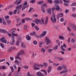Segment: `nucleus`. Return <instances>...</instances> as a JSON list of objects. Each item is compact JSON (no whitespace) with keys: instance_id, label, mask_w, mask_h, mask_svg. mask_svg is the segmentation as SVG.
<instances>
[{"instance_id":"obj_1","label":"nucleus","mask_w":76,"mask_h":76,"mask_svg":"<svg viewBox=\"0 0 76 76\" xmlns=\"http://www.w3.org/2000/svg\"><path fill=\"white\" fill-rule=\"evenodd\" d=\"M56 17L55 15H53V17H51V20L52 23H54L56 22Z\"/></svg>"},{"instance_id":"obj_2","label":"nucleus","mask_w":76,"mask_h":76,"mask_svg":"<svg viewBox=\"0 0 76 76\" xmlns=\"http://www.w3.org/2000/svg\"><path fill=\"white\" fill-rule=\"evenodd\" d=\"M12 42H10V43L11 44V45H13L15 44V37L13 35L12 37Z\"/></svg>"},{"instance_id":"obj_3","label":"nucleus","mask_w":76,"mask_h":76,"mask_svg":"<svg viewBox=\"0 0 76 76\" xmlns=\"http://www.w3.org/2000/svg\"><path fill=\"white\" fill-rule=\"evenodd\" d=\"M45 39L46 41V43L47 45H49V44L51 43V41L50 40L49 38L48 37H46Z\"/></svg>"},{"instance_id":"obj_4","label":"nucleus","mask_w":76,"mask_h":76,"mask_svg":"<svg viewBox=\"0 0 76 76\" xmlns=\"http://www.w3.org/2000/svg\"><path fill=\"white\" fill-rule=\"evenodd\" d=\"M0 41L1 42H4L5 44L7 42V40H6V39H5V38H4V37H3L1 39H0Z\"/></svg>"},{"instance_id":"obj_5","label":"nucleus","mask_w":76,"mask_h":76,"mask_svg":"<svg viewBox=\"0 0 76 76\" xmlns=\"http://www.w3.org/2000/svg\"><path fill=\"white\" fill-rule=\"evenodd\" d=\"M22 7V4H20L18 6L15 7L16 9L18 10V11H20V9H21V7Z\"/></svg>"},{"instance_id":"obj_6","label":"nucleus","mask_w":76,"mask_h":76,"mask_svg":"<svg viewBox=\"0 0 76 76\" xmlns=\"http://www.w3.org/2000/svg\"><path fill=\"white\" fill-rule=\"evenodd\" d=\"M55 7H56V10L57 11H58L59 10L60 12H61L62 11V9L60 8V7L58 6V5H55Z\"/></svg>"},{"instance_id":"obj_7","label":"nucleus","mask_w":76,"mask_h":76,"mask_svg":"<svg viewBox=\"0 0 76 76\" xmlns=\"http://www.w3.org/2000/svg\"><path fill=\"white\" fill-rule=\"evenodd\" d=\"M0 32L1 33H3L5 34V33H7V31L4 29H0Z\"/></svg>"},{"instance_id":"obj_8","label":"nucleus","mask_w":76,"mask_h":76,"mask_svg":"<svg viewBox=\"0 0 76 76\" xmlns=\"http://www.w3.org/2000/svg\"><path fill=\"white\" fill-rule=\"evenodd\" d=\"M29 6V4H28L27 6H25L23 5V7H22L21 10L22 11H23L25 10L26 8H27Z\"/></svg>"},{"instance_id":"obj_9","label":"nucleus","mask_w":76,"mask_h":76,"mask_svg":"<svg viewBox=\"0 0 76 76\" xmlns=\"http://www.w3.org/2000/svg\"><path fill=\"white\" fill-rule=\"evenodd\" d=\"M26 39L27 40H28V41H30V40H31V36H29V35H26Z\"/></svg>"},{"instance_id":"obj_10","label":"nucleus","mask_w":76,"mask_h":76,"mask_svg":"<svg viewBox=\"0 0 76 76\" xmlns=\"http://www.w3.org/2000/svg\"><path fill=\"white\" fill-rule=\"evenodd\" d=\"M51 69H52V67H51V66H49L48 69L47 70L48 73H50L51 71Z\"/></svg>"},{"instance_id":"obj_11","label":"nucleus","mask_w":76,"mask_h":76,"mask_svg":"<svg viewBox=\"0 0 76 76\" xmlns=\"http://www.w3.org/2000/svg\"><path fill=\"white\" fill-rule=\"evenodd\" d=\"M24 54V51L21 50L20 52L18 53L17 54V56H19L20 55H21V54Z\"/></svg>"},{"instance_id":"obj_12","label":"nucleus","mask_w":76,"mask_h":76,"mask_svg":"<svg viewBox=\"0 0 76 76\" xmlns=\"http://www.w3.org/2000/svg\"><path fill=\"white\" fill-rule=\"evenodd\" d=\"M21 46L22 48H25L26 47V46L23 43H22L21 45Z\"/></svg>"},{"instance_id":"obj_13","label":"nucleus","mask_w":76,"mask_h":76,"mask_svg":"<svg viewBox=\"0 0 76 76\" xmlns=\"http://www.w3.org/2000/svg\"><path fill=\"white\" fill-rule=\"evenodd\" d=\"M72 27V29H74V31H76V27L75 25L72 24H71Z\"/></svg>"},{"instance_id":"obj_14","label":"nucleus","mask_w":76,"mask_h":76,"mask_svg":"<svg viewBox=\"0 0 76 76\" xmlns=\"http://www.w3.org/2000/svg\"><path fill=\"white\" fill-rule=\"evenodd\" d=\"M47 11L48 13L49 14V15H51V9L50 8H48L47 9Z\"/></svg>"},{"instance_id":"obj_15","label":"nucleus","mask_w":76,"mask_h":76,"mask_svg":"<svg viewBox=\"0 0 76 76\" xmlns=\"http://www.w3.org/2000/svg\"><path fill=\"white\" fill-rule=\"evenodd\" d=\"M56 42L58 44V46H59V47H60V42H59V40H57L56 41Z\"/></svg>"},{"instance_id":"obj_16","label":"nucleus","mask_w":76,"mask_h":76,"mask_svg":"<svg viewBox=\"0 0 76 76\" xmlns=\"http://www.w3.org/2000/svg\"><path fill=\"white\" fill-rule=\"evenodd\" d=\"M39 20L38 19H37L35 20V22L36 23V24H37V25L39 24Z\"/></svg>"},{"instance_id":"obj_17","label":"nucleus","mask_w":76,"mask_h":76,"mask_svg":"<svg viewBox=\"0 0 76 76\" xmlns=\"http://www.w3.org/2000/svg\"><path fill=\"white\" fill-rule=\"evenodd\" d=\"M11 34L14 37H18V35L17 34H15L13 32H12Z\"/></svg>"},{"instance_id":"obj_18","label":"nucleus","mask_w":76,"mask_h":76,"mask_svg":"<svg viewBox=\"0 0 76 76\" xmlns=\"http://www.w3.org/2000/svg\"><path fill=\"white\" fill-rule=\"evenodd\" d=\"M56 8H57V7H53L52 8H50L51 11H52V12H54V10H55V9L56 10Z\"/></svg>"},{"instance_id":"obj_19","label":"nucleus","mask_w":76,"mask_h":76,"mask_svg":"<svg viewBox=\"0 0 76 76\" xmlns=\"http://www.w3.org/2000/svg\"><path fill=\"white\" fill-rule=\"evenodd\" d=\"M62 69H63V67H62L59 66L58 67L57 70L59 71L60 70H62Z\"/></svg>"},{"instance_id":"obj_20","label":"nucleus","mask_w":76,"mask_h":76,"mask_svg":"<svg viewBox=\"0 0 76 76\" xmlns=\"http://www.w3.org/2000/svg\"><path fill=\"white\" fill-rule=\"evenodd\" d=\"M54 3H55V4H58V3H59V1L58 0H56L54 1Z\"/></svg>"},{"instance_id":"obj_21","label":"nucleus","mask_w":76,"mask_h":76,"mask_svg":"<svg viewBox=\"0 0 76 76\" xmlns=\"http://www.w3.org/2000/svg\"><path fill=\"white\" fill-rule=\"evenodd\" d=\"M44 20H45L44 19V18H43V17H42L41 18V21L42 22L43 24H44L45 23H44Z\"/></svg>"},{"instance_id":"obj_22","label":"nucleus","mask_w":76,"mask_h":76,"mask_svg":"<svg viewBox=\"0 0 76 76\" xmlns=\"http://www.w3.org/2000/svg\"><path fill=\"white\" fill-rule=\"evenodd\" d=\"M42 74V73H41V72H37V76H41V75Z\"/></svg>"},{"instance_id":"obj_23","label":"nucleus","mask_w":76,"mask_h":76,"mask_svg":"<svg viewBox=\"0 0 76 76\" xmlns=\"http://www.w3.org/2000/svg\"><path fill=\"white\" fill-rule=\"evenodd\" d=\"M59 38L60 39H63V40H64V37L63 36H59Z\"/></svg>"},{"instance_id":"obj_24","label":"nucleus","mask_w":76,"mask_h":76,"mask_svg":"<svg viewBox=\"0 0 76 76\" xmlns=\"http://www.w3.org/2000/svg\"><path fill=\"white\" fill-rule=\"evenodd\" d=\"M61 48L62 50V51H66V50L63 48V46L61 45Z\"/></svg>"},{"instance_id":"obj_25","label":"nucleus","mask_w":76,"mask_h":76,"mask_svg":"<svg viewBox=\"0 0 76 76\" xmlns=\"http://www.w3.org/2000/svg\"><path fill=\"white\" fill-rule=\"evenodd\" d=\"M57 60H58V61H61V60H63V58H61L60 57H58L57 58Z\"/></svg>"},{"instance_id":"obj_26","label":"nucleus","mask_w":76,"mask_h":76,"mask_svg":"<svg viewBox=\"0 0 76 76\" xmlns=\"http://www.w3.org/2000/svg\"><path fill=\"white\" fill-rule=\"evenodd\" d=\"M19 59L20 60H22V58L19 57V56H16L15 59Z\"/></svg>"},{"instance_id":"obj_27","label":"nucleus","mask_w":76,"mask_h":76,"mask_svg":"<svg viewBox=\"0 0 76 76\" xmlns=\"http://www.w3.org/2000/svg\"><path fill=\"white\" fill-rule=\"evenodd\" d=\"M34 28H35V29H36L37 31H38V30H39V28H38V26H34Z\"/></svg>"},{"instance_id":"obj_28","label":"nucleus","mask_w":76,"mask_h":76,"mask_svg":"<svg viewBox=\"0 0 76 76\" xmlns=\"http://www.w3.org/2000/svg\"><path fill=\"white\" fill-rule=\"evenodd\" d=\"M37 3L38 4H42V3H44V1H41L39 2H38Z\"/></svg>"},{"instance_id":"obj_29","label":"nucleus","mask_w":76,"mask_h":76,"mask_svg":"<svg viewBox=\"0 0 76 76\" xmlns=\"http://www.w3.org/2000/svg\"><path fill=\"white\" fill-rule=\"evenodd\" d=\"M46 34H47V32H46V31H44L42 33V34L44 36H45V35Z\"/></svg>"},{"instance_id":"obj_30","label":"nucleus","mask_w":76,"mask_h":76,"mask_svg":"<svg viewBox=\"0 0 76 76\" xmlns=\"http://www.w3.org/2000/svg\"><path fill=\"white\" fill-rule=\"evenodd\" d=\"M58 48V46H56L55 47L53 48V50H57V49Z\"/></svg>"},{"instance_id":"obj_31","label":"nucleus","mask_w":76,"mask_h":76,"mask_svg":"<svg viewBox=\"0 0 76 76\" xmlns=\"http://www.w3.org/2000/svg\"><path fill=\"white\" fill-rule=\"evenodd\" d=\"M53 65L54 66H58L59 65V64L57 63V64H56V63H53Z\"/></svg>"},{"instance_id":"obj_32","label":"nucleus","mask_w":76,"mask_h":76,"mask_svg":"<svg viewBox=\"0 0 76 76\" xmlns=\"http://www.w3.org/2000/svg\"><path fill=\"white\" fill-rule=\"evenodd\" d=\"M10 67L11 69L12 72H14V69L13 66H11Z\"/></svg>"},{"instance_id":"obj_33","label":"nucleus","mask_w":76,"mask_h":76,"mask_svg":"<svg viewBox=\"0 0 76 76\" xmlns=\"http://www.w3.org/2000/svg\"><path fill=\"white\" fill-rule=\"evenodd\" d=\"M34 69L35 70H39L40 69V68L38 67H37V66H35V67H34Z\"/></svg>"},{"instance_id":"obj_34","label":"nucleus","mask_w":76,"mask_h":76,"mask_svg":"<svg viewBox=\"0 0 76 76\" xmlns=\"http://www.w3.org/2000/svg\"><path fill=\"white\" fill-rule=\"evenodd\" d=\"M0 45L2 48H4V46L3 44L2 43H0Z\"/></svg>"},{"instance_id":"obj_35","label":"nucleus","mask_w":76,"mask_h":76,"mask_svg":"<svg viewBox=\"0 0 76 76\" xmlns=\"http://www.w3.org/2000/svg\"><path fill=\"white\" fill-rule=\"evenodd\" d=\"M71 6H76V2H74L71 5Z\"/></svg>"},{"instance_id":"obj_36","label":"nucleus","mask_w":76,"mask_h":76,"mask_svg":"<svg viewBox=\"0 0 76 76\" xmlns=\"http://www.w3.org/2000/svg\"><path fill=\"white\" fill-rule=\"evenodd\" d=\"M65 70L63 71L64 73H67V72H68V70H67V69H65Z\"/></svg>"},{"instance_id":"obj_37","label":"nucleus","mask_w":76,"mask_h":76,"mask_svg":"<svg viewBox=\"0 0 76 76\" xmlns=\"http://www.w3.org/2000/svg\"><path fill=\"white\" fill-rule=\"evenodd\" d=\"M64 69H67V67H66V66L64 65H62Z\"/></svg>"},{"instance_id":"obj_38","label":"nucleus","mask_w":76,"mask_h":76,"mask_svg":"<svg viewBox=\"0 0 76 76\" xmlns=\"http://www.w3.org/2000/svg\"><path fill=\"white\" fill-rule=\"evenodd\" d=\"M64 4L66 6H69V5L68 4V3H67V2H65L64 3Z\"/></svg>"},{"instance_id":"obj_39","label":"nucleus","mask_w":76,"mask_h":76,"mask_svg":"<svg viewBox=\"0 0 76 76\" xmlns=\"http://www.w3.org/2000/svg\"><path fill=\"white\" fill-rule=\"evenodd\" d=\"M35 34H36L35 31H34L33 33H31L30 35H35Z\"/></svg>"},{"instance_id":"obj_40","label":"nucleus","mask_w":76,"mask_h":76,"mask_svg":"<svg viewBox=\"0 0 76 76\" xmlns=\"http://www.w3.org/2000/svg\"><path fill=\"white\" fill-rule=\"evenodd\" d=\"M39 23H40L41 25L42 24V21L41 20H39Z\"/></svg>"},{"instance_id":"obj_41","label":"nucleus","mask_w":76,"mask_h":76,"mask_svg":"<svg viewBox=\"0 0 76 76\" xmlns=\"http://www.w3.org/2000/svg\"><path fill=\"white\" fill-rule=\"evenodd\" d=\"M22 24V22H20L19 23L16 24V26H20V25H21V24Z\"/></svg>"},{"instance_id":"obj_42","label":"nucleus","mask_w":76,"mask_h":76,"mask_svg":"<svg viewBox=\"0 0 76 76\" xmlns=\"http://www.w3.org/2000/svg\"><path fill=\"white\" fill-rule=\"evenodd\" d=\"M37 67H43V65L39 64L37 65Z\"/></svg>"},{"instance_id":"obj_43","label":"nucleus","mask_w":76,"mask_h":76,"mask_svg":"<svg viewBox=\"0 0 76 76\" xmlns=\"http://www.w3.org/2000/svg\"><path fill=\"white\" fill-rule=\"evenodd\" d=\"M20 3H21V0H20L18 2V3H17V5H19V4H20Z\"/></svg>"},{"instance_id":"obj_44","label":"nucleus","mask_w":76,"mask_h":76,"mask_svg":"<svg viewBox=\"0 0 76 76\" xmlns=\"http://www.w3.org/2000/svg\"><path fill=\"white\" fill-rule=\"evenodd\" d=\"M20 19L19 18H17V23H18L19 22V21H20Z\"/></svg>"},{"instance_id":"obj_45","label":"nucleus","mask_w":76,"mask_h":76,"mask_svg":"<svg viewBox=\"0 0 76 76\" xmlns=\"http://www.w3.org/2000/svg\"><path fill=\"white\" fill-rule=\"evenodd\" d=\"M72 16L76 18V14H72Z\"/></svg>"},{"instance_id":"obj_46","label":"nucleus","mask_w":76,"mask_h":76,"mask_svg":"<svg viewBox=\"0 0 76 76\" xmlns=\"http://www.w3.org/2000/svg\"><path fill=\"white\" fill-rule=\"evenodd\" d=\"M17 11H18V10H17V9L15 10L14 11V14H16L17 12Z\"/></svg>"},{"instance_id":"obj_47","label":"nucleus","mask_w":76,"mask_h":76,"mask_svg":"<svg viewBox=\"0 0 76 76\" xmlns=\"http://www.w3.org/2000/svg\"><path fill=\"white\" fill-rule=\"evenodd\" d=\"M60 17H63V14L62 13H61L59 14Z\"/></svg>"},{"instance_id":"obj_48","label":"nucleus","mask_w":76,"mask_h":76,"mask_svg":"<svg viewBox=\"0 0 76 76\" xmlns=\"http://www.w3.org/2000/svg\"><path fill=\"white\" fill-rule=\"evenodd\" d=\"M23 6H25L26 5H27V2L26 1L23 4Z\"/></svg>"},{"instance_id":"obj_49","label":"nucleus","mask_w":76,"mask_h":76,"mask_svg":"<svg viewBox=\"0 0 76 76\" xmlns=\"http://www.w3.org/2000/svg\"><path fill=\"white\" fill-rule=\"evenodd\" d=\"M7 35H8V36H9V37H12V35L11 34H9V33L8 32H7Z\"/></svg>"},{"instance_id":"obj_50","label":"nucleus","mask_w":76,"mask_h":76,"mask_svg":"<svg viewBox=\"0 0 76 76\" xmlns=\"http://www.w3.org/2000/svg\"><path fill=\"white\" fill-rule=\"evenodd\" d=\"M75 42V40L73 39H72L71 42H72V43H74Z\"/></svg>"},{"instance_id":"obj_51","label":"nucleus","mask_w":76,"mask_h":76,"mask_svg":"<svg viewBox=\"0 0 76 76\" xmlns=\"http://www.w3.org/2000/svg\"><path fill=\"white\" fill-rule=\"evenodd\" d=\"M15 63H17V64H19V61L18 60H16L15 61Z\"/></svg>"},{"instance_id":"obj_52","label":"nucleus","mask_w":76,"mask_h":76,"mask_svg":"<svg viewBox=\"0 0 76 76\" xmlns=\"http://www.w3.org/2000/svg\"><path fill=\"white\" fill-rule=\"evenodd\" d=\"M41 50L42 51V52H43V53H45V50L43 48H42Z\"/></svg>"},{"instance_id":"obj_53","label":"nucleus","mask_w":76,"mask_h":76,"mask_svg":"<svg viewBox=\"0 0 76 76\" xmlns=\"http://www.w3.org/2000/svg\"><path fill=\"white\" fill-rule=\"evenodd\" d=\"M33 44H34L35 45H37V41L35 40L34 41H33Z\"/></svg>"},{"instance_id":"obj_54","label":"nucleus","mask_w":76,"mask_h":76,"mask_svg":"<svg viewBox=\"0 0 76 76\" xmlns=\"http://www.w3.org/2000/svg\"><path fill=\"white\" fill-rule=\"evenodd\" d=\"M20 41H17L16 43V45H19V42Z\"/></svg>"},{"instance_id":"obj_55","label":"nucleus","mask_w":76,"mask_h":76,"mask_svg":"<svg viewBox=\"0 0 76 76\" xmlns=\"http://www.w3.org/2000/svg\"><path fill=\"white\" fill-rule=\"evenodd\" d=\"M72 11L73 12H74V11H75V10H76V8H75L74 7H72Z\"/></svg>"},{"instance_id":"obj_56","label":"nucleus","mask_w":76,"mask_h":76,"mask_svg":"<svg viewBox=\"0 0 76 76\" xmlns=\"http://www.w3.org/2000/svg\"><path fill=\"white\" fill-rule=\"evenodd\" d=\"M27 76H33L32 75H31V74L29 72H28L27 73Z\"/></svg>"},{"instance_id":"obj_57","label":"nucleus","mask_w":76,"mask_h":76,"mask_svg":"<svg viewBox=\"0 0 76 76\" xmlns=\"http://www.w3.org/2000/svg\"><path fill=\"white\" fill-rule=\"evenodd\" d=\"M13 48L12 47L10 48L9 49V51H12V50H13Z\"/></svg>"},{"instance_id":"obj_58","label":"nucleus","mask_w":76,"mask_h":76,"mask_svg":"<svg viewBox=\"0 0 76 76\" xmlns=\"http://www.w3.org/2000/svg\"><path fill=\"white\" fill-rule=\"evenodd\" d=\"M30 2H31L32 3H34L35 2V0H31Z\"/></svg>"},{"instance_id":"obj_59","label":"nucleus","mask_w":76,"mask_h":76,"mask_svg":"<svg viewBox=\"0 0 76 76\" xmlns=\"http://www.w3.org/2000/svg\"><path fill=\"white\" fill-rule=\"evenodd\" d=\"M36 56V54L34 53H33L32 55V57H33V58L35 57V56Z\"/></svg>"},{"instance_id":"obj_60","label":"nucleus","mask_w":76,"mask_h":76,"mask_svg":"<svg viewBox=\"0 0 76 76\" xmlns=\"http://www.w3.org/2000/svg\"><path fill=\"white\" fill-rule=\"evenodd\" d=\"M41 10L42 12H45V9H44V8H42Z\"/></svg>"},{"instance_id":"obj_61","label":"nucleus","mask_w":76,"mask_h":76,"mask_svg":"<svg viewBox=\"0 0 76 76\" xmlns=\"http://www.w3.org/2000/svg\"><path fill=\"white\" fill-rule=\"evenodd\" d=\"M43 7H47V4H43Z\"/></svg>"},{"instance_id":"obj_62","label":"nucleus","mask_w":76,"mask_h":76,"mask_svg":"<svg viewBox=\"0 0 76 76\" xmlns=\"http://www.w3.org/2000/svg\"><path fill=\"white\" fill-rule=\"evenodd\" d=\"M13 66L14 67V68L16 70V69H17V68L16 67V65H14Z\"/></svg>"},{"instance_id":"obj_63","label":"nucleus","mask_w":76,"mask_h":76,"mask_svg":"<svg viewBox=\"0 0 76 76\" xmlns=\"http://www.w3.org/2000/svg\"><path fill=\"white\" fill-rule=\"evenodd\" d=\"M60 21H61V22H64V20L63 18H62L60 19Z\"/></svg>"},{"instance_id":"obj_64","label":"nucleus","mask_w":76,"mask_h":76,"mask_svg":"<svg viewBox=\"0 0 76 76\" xmlns=\"http://www.w3.org/2000/svg\"><path fill=\"white\" fill-rule=\"evenodd\" d=\"M68 43L70 42V38H69L68 39Z\"/></svg>"}]
</instances>
